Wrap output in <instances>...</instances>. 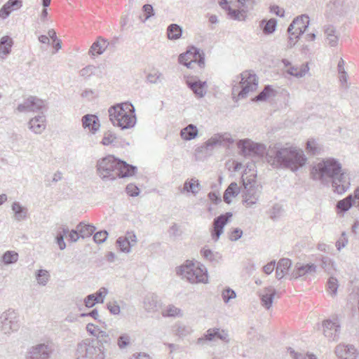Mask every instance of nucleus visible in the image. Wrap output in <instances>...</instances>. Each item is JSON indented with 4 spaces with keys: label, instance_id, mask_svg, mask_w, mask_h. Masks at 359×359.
Listing matches in <instances>:
<instances>
[{
    "label": "nucleus",
    "instance_id": "1",
    "mask_svg": "<svg viewBox=\"0 0 359 359\" xmlns=\"http://www.w3.org/2000/svg\"><path fill=\"white\" fill-rule=\"evenodd\" d=\"M266 160L273 168L296 171L306 163V158L303 151L296 147L275 144L267 150Z\"/></svg>",
    "mask_w": 359,
    "mask_h": 359
},
{
    "label": "nucleus",
    "instance_id": "2",
    "mask_svg": "<svg viewBox=\"0 0 359 359\" xmlns=\"http://www.w3.org/2000/svg\"><path fill=\"white\" fill-rule=\"evenodd\" d=\"M318 174L321 177H330L332 188L335 192L342 194L351 186V181L346 170L340 163L334 159L328 158L318 163Z\"/></svg>",
    "mask_w": 359,
    "mask_h": 359
},
{
    "label": "nucleus",
    "instance_id": "3",
    "mask_svg": "<svg viewBox=\"0 0 359 359\" xmlns=\"http://www.w3.org/2000/svg\"><path fill=\"white\" fill-rule=\"evenodd\" d=\"M109 120L114 126L122 130L133 128L136 124V116L133 105L128 102L116 104L108 109Z\"/></svg>",
    "mask_w": 359,
    "mask_h": 359
},
{
    "label": "nucleus",
    "instance_id": "4",
    "mask_svg": "<svg viewBox=\"0 0 359 359\" xmlns=\"http://www.w3.org/2000/svg\"><path fill=\"white\" fill-rule=\"evenodd\" d=\"M177 274L190 283H208V271L205 266L199 263L187 261L177 268Z\"/></svg>",
    "mask_w": 359,
    "mask_h": 359
},
{
    "label": "nucleus",
    "instance_id": "5",
    "mask_svg": "<svg viewBox=\"0 0 359 359\" xmlns=\"http://www.w3.org/2000/svg\"><path fill=\"white\" fill-rule=\"evenodd\" d=\"M236 83L233 85L232 95L235 99H243L248 95L256 90L258 86V79L257 76L251 72L245 71L237 76V81H233Z\"/></svg>",
    "mask_w": 359,
    "mask_h": 359
},
{
    "label": "nucleus",
    "instance_id": "6",
    "mask_svg": "<svg viewBox=\"0 0 359 359\" xmlns=\"http://www.w3.org/2000/svg\"><path fill=\"white\" fill-rule=\"evenodd\" d=\"M56 345L48 338L41 339L27 350L26 359H50L55 353Z\"/></svg>",
    "mask_w": 359,
    "mask_h": 359
},
{
    "label": "nucleus",
    "instance_id": "7",
    "mask_svg": "<svg viewBox=\"0 0 359 359\" xmlns=\"http://www.w3.org/2000/svg\"><path fill=\"white\" fill-rule=\"evenodd\" d=\"M102 347L96 346L89 339H85L77 345L76 359H104Z\"/></svg>",
    "mask_w": 359,
    "mask_h": 359
},
{
    "label": "nucleus",
    "instance_id": "8",
    "mask_svg": "<svg viewBox=\"0 0 359 359\" xmlns=\"http://www.w3.org/2000/svg\"><path fill=\"white\" fill-rule=\"evenodd\" d=\"M309 18L306 15H302L294 18L287 28L289 34L287 47L292 48L297 42L299 36L304 34L309 27Z\"/></svg>",
    "mask_w": 359,
    "mask_h": 359
},
{
    "label": "nucleus",
    "instance_id": "9",
    "mask_svg": "<svg viewBox=\"0 0 359 359\" xmlns=\"http://www.w3.org/2000/svg\"><path fill=\"white\" fill-rule=\"evenodd\" d=\"M116 165L117 158L114 156L102 158L97 163V175L104 181L116 179Z\"/></svg>",
    "mask_w": 359,
    "mask_h": 359
},
{
    "label": "nucleus",
    "instance_id": "10",
    "mask_svg": "<svg viewBox=\"0 0 359 359\" xmlns=\"http://www.w3.org/2000/svg\"><path fill=\"white\" fill-rule=\"evenodd\" d=\"M178 61L187 68L191 69L193 64L196 62L198 63L200 67H203L205 65V55L199 48L191 46L186 53L180 55Z\"/></svg>",
    "mask_w": 359,
    "mask_h": 359
},
{
    "label": "nucleus",
    "instance_id": "11",
    "mask_svg": "<svg viewBox=\"0 0 359 359\" xmlns=\"http://www.w3.org/2000/svg\"><path fill=\"white\" fill-rule=\"evenodd\" d=\"M20 328L19 316L12 309L4 312L0 316V330L4 334H10Z\"/></svg>",
    "mask_w": 359,
    "mask_h": 359
},
{
    "label": "nucleus",
    "instance_id": "12",
    "mask_svg": "<svg viewBox=\"0 0 359 359\" xmlns=\"http://www.w3.org/2000/svg\"><path fill=\"white\" fill-rule=\"evenodd\" d=\"M239 154L243 156H262L264 154L266 148L264 144H259L245 139L237 142Z\"/></svg>",
    "mask_w": 359,
    "mask_h": 359
},
{
    "label": "nucleus",
    "instance_id": "13",
    "mask_svg": "<svg viewBox=\"0 0 359 359\" xmlns=\"http://www.w3.org/2000/svg\"><path fill=\"white\" fill-rule=\"evenodd\" d=\"M46 106L45 101L36 96H29L22 103L18 104L17 111L20 113L36 112Z\"/></svg>",
    "mask_w": 359,
    "mask_h": 359
},
{
    "label": "nucleus",
    "instance_id": "14",
    "mask_svg": "<svg viewBox=\"0 0 359 359\" xmlns=\"http://www.w3.org/2000/svg\"><path fill=\"white\" fill-rule=\"evenodd\" d=\"M215 338L224 342L229 341V336L227 331L214 327L208 329L203 337L197 339L196 344L200 346H203L206 341H214Z\"/></svg>",
    "mask_w": 359,
    "mask_h": 359
},
{
    "label": "nucleus",
    "instance_id": "15",
    "mask_svg": "<svg viewBox=\"0 0 359 359\" xmlns=\"http://www.w3.org/2000/svg\"><path fill=\"white\" fill-rule=\"evenodd\" d=\"M232 215L231 212H226L224 215H221L214 219L211 236L215 241H217L219 239L220 235L223 233L224 226Z\"/></svg>",
    "mask_w": 359,
    "mask_h": 359
},
{
    "label": "nucleus",
    "instance_id": "16",
    "mask_svg": "<svg viewBox=\"0 0 359 359\" xmlns=\"http://www.w3.org/2000/svg\"><path fill=\"white\" fill-rule=\"evenodd\" d=\"M259 297L261 300L262 306L269 310L271 308L275 297L279 298L280 295L273 287L269 286L260 290Z\"/></svg>",
    "mask_w": 359,
    "mask_h": 359
},
{
    "label": "nucleus",
    "instance_id": "17",
    "mask_svg": "<svg viewBox=\"0 0 359 359\" xmlns=\"http://www.w3.org/2000/svg\"><path fill=\"white\" fill-rule=\"evenodd\" d=\"M260 195L259 187H250L242 190L243 203L246 208H252L258 201Z\"/></svg>",
    "mask_w": 359,
    "mask_h": 359
},
{
    "label": "nucleus",
    "instance_id": "18",
    "mask_svg": "<svg viewBox=\"0 0 359 359\" xmlns=\"http://www.w3.org/2000/svg\"><path fill=\"white\" fill-rule=\"evenodd\" d=\"M186 83L197 97H203L205 95L208 87L206 81H201L196 77H190L187 79Z\"/></svg>",
    "mask_w": 359,
    "mask_h": 359
},
{
    "label": "nucleus",
    "instance_id": "19",
    "mask_svg": "<svg viewBox=\"0 0 359 359\" xmlns=\"http://www.w3.org/2000/svg\"><path fill=\"white\" fill-rule=\"evenodd\" d=\"M28 128L34 134H41L46 128V116L41 114L32 118L27 123Z\"/></svg>",
    "mask_w": 359,
    "mask_h": 359
},
{
    "label": "nucleus",
    "instance_id": "20",
    "mask_svg": "<svg viewBox=\"0 0 359 359\" xmlns=\"http://www.w3.org/2000/svg\"><path fill=\"white\" fill-rule=\"evenodd\" d=\"M136 170V167L128 164L126 162L117 158L116 178L133 176Z\"/></svg>",
    "mask_w": 359,
    "mask_h": 359
},
{
    "label": "nucleus",
    "instance_id": "21",
    "mask_svg": "<svg viewBox=\"0 0 359 359\" xmlns=\"http://www.w3.org/2000/svg\"><path fill=\"white\" fill-rule=\"evenodd\" d=\"M22 6L21 0H9L0 9V17L6 18L12 11L19 9Z\"/></svg>",
    "mask_w": 359,
    "mask_h": 359
},
{
    "label": "nucleus",
    "instance_id": "22",
    "mask_svg": "<svg viewBox=\"0 0 359 359\" xmlns=\"http://www.w3.org/2000/svg\"><path fill=\"white\" fill-rule=\"evenodd\" d=\"M82 124L84 128H88L93 133H95L100 126L97 116L93 114L83 116Z\"/></svg>",
    "mask_w": 359,
    "mask_h": 359
},
{
    "label": "nucleus",
    "instance_id": "23",
    "mask_svg": "<svg viewBox=\"0 0 359 359\" xmlns=\"http://www.w3.org/2000/svg\"><path fill=\"white\" fill-rule=\"evenodd\" d=\"M292 266V261L288 258L280 259L276 266V276L278 279L283 278L288 273V271Z\"/></svg>",
    "mask_w": 359,
    "mask_h": 359
},
{
    "label": "nucleus",
    "instance_id": "24",
    "mask_svg": "<svg viewBox=\"0 0 359 359\" xmlns=\"http://www.w3.org/2000/svg\"><path fill=\"white\" fill-rule=\"evenodd\" d=\"M11 210L14 212L13 219L18 222L26 219L28 216V209L22 206L19 202L13 203Z\"/></svg>",
    "mask_w": 359,
    "mask_h": 359
},
{
    "label": "nucleus",
    "instance_id": "25",
    "mask_svg": "<svg viewBox=\"0 0 359 359\" xmlns=\"http://www.w3.org/2000/svg\"><path fill=\"white\" fill-rule=\"evenodd\" d=\"M336 353L340 359H355L356 351L352 346L339 345L336 348Z\"/></svg>",
    "mask_w": 359,
    "mask_h": 359
},
{
    "label": "nucleus",
    "instance_id": "26",
    "mask_svg": "<svg viewBox=\"0 0 359 359\" xmlns=\"http://www.w3.org/2000/svg\"><path fill=\"white\" fill-rule=\"evenodd\" d=\"M143 307L148 313H154L158 311L159 304L157 296L153 294L147 295L143 301Z\"/></svg>",
    "mask_w": 359,
    "mask_h": 359
},
{
    "label": "nucleus",
    "instance_id": "27",
    "mask_svg": "<svg viewBox=\"0 0 359 359\" xmlns=\"http://www.w3.org/2000/svg\"><path fill=\"white\" fill-rule=\"evenodd\" d=\"M13 45V41L10 36H4L1 39L0 57L2 60L5 59L11 53Z\"/></svg>",
    "mask_w": 359,
    "mask_h": 359
},
{
    "label": "nucleus",
    "instance_id": "28",
    "mask_svg": "<svg viewBox=\"0 0 359 359\" xmlns=\"http://www.w3.org/2000/svg\"><path fill=\"white\" fill-rule=\"evenodd\" d=\"M240 191L241 189L238 186L237 183L231 182L224 193V201L228 204H230L231 202V198L237 196Z\"/></svg>",
    "mask_w": 359,
    "mask_h": 359
},
{
    "label": "nucleus",
    "instance_id": "29",
    "mask_svg": "<svg viewBox=\"0 0 359 359\" xmlns=\"http://www.w3.org/2000/svg\"><path fill=\"white\" fill-rule=\"evenodd\" d=\"M313 264H305V265H301L300 264L297 263L295 265L294 269L292 271V273L290 275V278H298L299 277H301L302 276L306 275L309 271H311L313 268Z\"/></svg>",
    "mask_w": 359,
    "mask_h": 359
},
{
    "label": "nucleus",
    "instance_id": "30",
    "mask_svg": "<svg viewBox=\"0 0 359 359\" xmlns=\"http://www.w3.org/2000/svg\"><path fill=\"white\" fill-rule=\"evenodd\" d=\"M108 46V43L104 39L98 38V39L94 42L90 50L89 54L92 55H101L104 53Z\"/></svg>",
    "mask_w": 359,
    "mask_h": 359
},
{
    "label": "nucleus",
    "instance_id": "31",
    "mask_svg": "<svg viewBox=\"0 0 359 359\" xmlns=\"http://www.w3.org/2000/svg\"><path fill=\"white\" fill-rule=\"evenodd\" d=\"M198 133L197 127L194 124H189L187 127L182 129L180 135L184 140H191L197 137Z\"/></svg>",
    "mask_w": 359,
    "mask_h": 359
},
{
    "label": "nucleus",
    "instance_id": "32",
    "mask_svg": "<svg viewBox=\"0 0 359 359\" xmlns=\"http://www.w3.org/2000/svg\"><path fill=\"white\" fill-rule=\"evenodd\" d=\"M219 138V133L215 134L200 147L201 151L206 153L212 151L215 147L220 146Z\"/></svg>",
    "mask_w": 359,
    "mask_h": 359
},
{
    "label": "nucleus",
    "instance_id": "33",
    "mask_svg": "<svg viewBox=\"0 0 359 359\" xmlns=\"http://www.w3.org/2000/svg\"><path fill=\"white\" fill-rule=\"evenodd\" d=\"M76 229L82 238L90 237L96 229L93 225L86 224L84 222H80L76 226Z\"/></svg>",
    "mask_w": 359,
    "mask_h": 359
},
{
    "label": "nucleus",
    "instance_id": "34",
    "mask_svg": "<svg viewBox=\"0 0 359 359\" xmlns=\"http://www.w3.org/2000/svg\"><path fill=\"white\" fill-rule=\"evenodd\" d=\"M323 327L325 336L328 337H335L337 332L339 331V325L330 321V320H326L323 323Z\"/></svg>",
    "mask_w": 359,
    "mask_h": 359
},
{
    "label": "nucleus",
    "instance_id": "35",
    "mask_svg": "<svg viewBox=\"0 0 359 359\" xmlns=\"http://www.w3.org/2000/svg\"><path fill=\"white\" fill-rule=\"evenodd\" d=\"M308 64L302 65L301 67L292 66L286 69V72L297 78H301L309 72Z\"/></svg>",
    "mask_w": 359,
    "mask_h": 359
},
{
    "label": "nucleus",
    "instance_id": "36",
    "mask_svg": "<svg viewBox=\"0 0 359 359\" xmlns=\"http://www.w3.org/2000/svg\"><path fill=\"white\" fill-rule=\"evenodd\" d=\"M201 189V186L198 180L192 178L191 180H187L184 184L183 190L187 192H191L196 195Z\"/></svg>",
    "mask_w": 359,
    "mask_h": 359
},
{
    "label": "nucleus",
    "instance_id": "37",
    "mask_svg": "<svg viewBox=\"0 0 359 359\" xmlns=\"http://www.w3.org/2000/svg\"><path fill=\"white\" fill-rule=\"evenodd\" d=\"M182 34V27L177 24H171L167 28L168 38L170 40H177L180 39Z\"/></svg>",
    "mask_w": 359,
    "mask_h": 359
},
{
    "label": "nucleus",
    "instance_id": "38",
    "mask_svg": "<svg viewBox=\"0 0 359 359\" xmlns=\"http://www.w3.org/2000/svg\"><path fill=\"white\" fill-rule=\"evenodd\" d=\"M175 332L177 336L184 337L191 334L193 332V329L188 325L178 323L175 325Z\"/></svg>",
    "mask_w": 359,
    "mask_h": 359
},
{
    "label": "nucleus",
    "instance_id": "39",
    "mask_svg": "<svg viewBox=\"0 0 359 359\" xmlns=\"http://www.w3.org/2000/svg\"><path fill=\"white\" fill-rule=\"evenodd\" d=\"M50 276L49 272L45 269H39L35 272V277L37 283L42 286L47 285L49 281Z\"/></svg>",
    "mask_w": 359,
    "mask_h": 359
},
{
    "label": "nucleus",
    "instance_id": "40",
    "mask_svg": "<svg viewBox=\"0 0 359 359\" xmlns=\"http://www.w3.org/2000/svg\"><path fill=\"white\" fill-rule=\"evenodd\" d=\"M162 315L168 317H181L182 316V312L180 308L169 304L163 310Z\"/></svg>",
    "mask_w": 359,
    "mask_h": 359
},
{
    "label": "nucleus",
    "instance_id": "41",
    "mask_svg": "<svg viewBox=\"0 0 359 359\" xmlns=\"http://www.w3.org/2000/svg\"><path fill=\"white\" fill-rule=\"evenodd\" d=\"M69 233V229L67 227H62L59 231L55 237V242L57 244L60 250H63L66 248V243L64 241V237Z\"/></svg>",
    "mask_w": 359,
    "mask_h": 359
},
{
    "label": "nucleus",
    "instance_id": "42",
    "mask_svg": "<svg viewBox=\"0 0 359 359\" xmlns=\"http://www.w3.org/2000/svg\"><path fill=\"white\" fill-rule=\"evenodd\" d=\"M18 260V254L15 251H6L2 256L3 262L8 265L14 264Z\"/></svg>",
    "mask_w": 359,
    "mask_h": 359
},
{
    "label": "nucleus",
    "instance_id": "43",
    "mask_svg": "<svg viewBox=\"0 0 359 359\" xmlns=\"http://www.w3.org/2000/svg\"><path fill=\"white\" fill-rule=\"evenodd\" d=\"M265 23L263 27V32L264 34H272L275 32L277 25V21L276 19L271 18L268 21L262 20V25Z\"/></svg>",
    "mask_w": 359,
    "mask_h": 359
},
{
    "label": "nucleus",
    "instance_id": "44",
    "mask_svg": "<svg viewBox=\"0 0 359 359\" xmlns=\"http://www.w3.org/2000/svg\"><path fill=\"white\" fill-rule=\"evenodd\" d=\"M116 244L120 250L126 253H129L131 251V247H133L124 236L119 237L116 240Z\"/></svg>",
    "mask_w": 359,
    "mask_h": 359
},
{
    "label": "nucleus",
    "instance_id": "45",
    "mask_svg": "<svg viewBox=\"0 0 359 359\" xmlns=\"http://www.w3.org/2000/svg\"><path fill=\"white\" fill-rule=\"evenodd\" d=\"M353 205V195H350L339 201L337 208L341 211H346Z\"/></svg>",
    "mask_w": 359,
    "mask_h": 359
},
{
    "label": "nucleus",
    "instance_id": "46",
    "mask_svg": "<svg viewBox=\"0 0 359 359\" xmlns=\"http://www.w3.org/2000/svg\"><path fill=\"white\" fill-rule=\"evenodd\" d=\"M163 79V74L158 71L151 72L147 76V81L153 84L161 83Z\"/></svg>",
    "mask_w": 359,
    "mask_h": 359
},
{
    "label": "nucleus",
    "instance_id": "47",
    "mask_svg": "<svg viewBox=\"0 0 359 359\" xmlns=\"http://www.w3.org/2000/svg\"><path fill=\"white\" fill-rule=\"evenodd\" d=\"M219 136L220 137L219 142H221L220 146L229 147L234 142L233 139L229 133H219Z\"/></svg>",
    "mask_w": 359,
    "mask_h": 359
},
{
    "label": "nucleus",
    "instance_id": "48",
    "mask_svg": "<svg viewBox=\"0 0 359 359\" xmlns=\"http://www.w3.org/2000/svg\"><path fill=\"white\" fill-rule=\"evenodd\" d=\"M201 253L204 257V258L211 262L217 260L221 257L219 253H214L212 250L209 249H203L201 250Z\"/></svg>",
    "mask_w": 359,
    "mask_h": 359
},
{
    "label": "nucleus",
    "instance_id": "49",
    "mask_svg": "<svg viewBox=\"0 0 359 359\" xmlns=\"http://www.w3.org/2000/svg\"><path fill=\"white\" fill-rule=\"evenodd\" d=\"M237 1L241 5L240 8L242 9V11L244 13L247 12L248 10L252 9L256 4V0H237Z\"/></svg>",
    "mask_w": 359,
    "mask_h": 359
},
{
    "label": "nucleus",
    "instance_id": "50",
    "mask_svg": "<svg viewBox=\"0 0 359 359\" xmlns=\"http://www.w3.org/2000/svg\"><path fill=\"white\" fill-rule=\"evenodd\" d=\"M130 337L128 334H123L118 338L117 345L119 348L123 349L129 345Z\"/></svg>",
    "mask_w": 359,
    "mask_h": 359
},
{
    "label": "nucleus",
    "instance_id": "51",
    "mask_svg": "<svg viewBox=\"0 0 359 359\" xmlns=\"http://www.w3.org/2000/svg\"><path fill=\"white\" fill-rule=\"evenodd\" d=\"M227 11H228V15L231 19L241 20L244 17L243 13H245L243 11H242V10L238 11V10H236V9H232L230 6H228Z\"/></svg>",
    "mask_w": 359,
    "mask_h": 359
},
{
    "label": "nucleus",
    "instance_id": "52",
    "mask_svg": "<svg viewBox=\"0 0 359 359\" xmlns=\"http://www.w3.org/2000/svg\"><path fill=\"white\" fill-rule=\"evenodd\" d=\"M108 236V232L105 230L100 231L93 236L94 241L97 244L103 243Z\"/></svg>",
    "mask_w": 359,
    "mask_h": 359
},
{
    "label": "nucleus",
    "instance_id": "53",
    "mask_svg": "<svg viewBox=\"0 0 359 359\" xmlns=\"http://www.w3.org/2000/svg\"><path fill=\"white\" fill-rule=\"evenodd\" d=\"M107 308L111 314L118 315L121 312L120 306L116 301L109 302L107 304Z\"/></svg>",
    "mask_w": 359,
    "mask_h": 359
},
{
    "label": "nucleus",
    "instance_id": "54",
    "mask_svg": "<svg viewBox=\"0 0 359 359\" xmlns=\"http://www.w3.org/2000/svg\"><path fill=\"white\" fill-rule=\"evenodd\" d=\"M222 297L225 303H228L231 299L236 298V294L234 290L227 288L222 291Z\"/></svg>",
    "mask_w": 359,
    "mask_h": 359
},
{
    "label": "nucleus",
    "instance_id": "55",
    "mask_svg": "<svg viewBox=\"0 0 359 359\" xmlns=\"http://www.w3.org/2000/svg\"><path fill=\"white\" fill-rule=\"evenodd\" d=\"M272 92V89L269 86H266L264 89L259 93L254 99V101H263L269 97L270 93Z\"/></svg>",
    "mask_w": 359,
    "mask_h": 359
},
{
    "label": "nucleus",
    "instance_id": "56",
    "mask_svg": "<svg viewBox=\"0 0 359 359\" xmlns=\"http://www.w3.org/2000/svg\"><path fill=\"white\" fill-rule=\"evenodd\" d=\"M290 356L294 359H314L313 354L303 355L302 353H296L292 348H288Z\"/></svg>",
    "mask_w": 359,
    "mask_h": 359
},
{
    "label": "nucleus",
    "instance_id": "57",
    "mask_svg": "<svg viewBox=\"0 0 359 359\" xmlns=\"http://www.w3.org/2000/svg\"><path fill=\"white\" fill-rule=\"evenodd\" d=\"M97 300H99V299L95 294H89L84 299L85 306L88 308H91L97 303Z\"/></svg>",
    "mask_w": 359,
    "mask_h": 359
},
{
    "label": "nucleus",
    "instance_id": "58",
    "mask_svg": "<svg viewBox=\"0 0 359 359\" xmlns=\"http://www.w3.org/2000/svg\"><path fill=\"white\" fill-rule=\"evenodd\" d=\"M338 280L332 277L330 278L329 280H328V282H327V287H328V291L332 293V294H336L337 291V288H338Z\"/></svg>",
    "mask_w": 359,
    "mask_h": 359
},
{
    "label": "nucleus",
    "instance_id": "59",
    "mask_svg": "<svg viewBox=\"0 0 359 359\" xmlns=\"http://www.w3.org/2000/svg\"><path fill=\"white\" fill-rule=\"evenodd\" d=\"M142 10L144 13V18L142 20L143 22H146L149 18L154 15L153 7L150 4L144 5Z\"/></svg>",
    "mask_w": 359,
    "mask_h": 359
},
{
    "label": "nucleus",
    "instance_id": "60",
    "mask_svg": "<svg viewBox=\"0 0 359 359\" xmlns=\"http://www.w3.org/2000/svg\"><path fill=\"white\" fill-rule=\"evenodd\" d=\"M115 134L111 131H107L104 133V137L102 140V143L104 145H109L114 142L116 140Z\"/></svg>",
    "mask_w": 359,
    "mask_h": 359
},
{
    "label": "nucleus",
    "instance_id": "61",
    "mask_svg": "<svg viewBox=\"0 0 359 359\" xmlns=\"http://www.w3.org/2000/svg\"><path fill=\"white\" fill-rule=\"evenodd\" d=\"M282 212H283L282 206L276 203V204L273 205V206L272 207V208L271 210V212H270L271 217L272 219H276L281 215Z\"/></svg>",
    "mask_w": 359,
    "mask_h": 359
},
{
    "label": "nucleus",
    "instance_id": "62",
    "mask_svg": "<svg viewBox=\"0 0 359 359\" xmlns=\"http://www.w3.org/2000/svg\"><path fill=\"white\" fill-rule=\"evenodd\" d=\"M94 65H88L80 70V76L85 78H88L93 74Z\"/></svg>",
    "mask_w": 359,
    "mask_h": 359
},
{
    "label": "nucleus",
    "instance_id": "63",
    "mask_svg": "<svg viewBox=\"0 0 359 359\" xmlns=\"http://www.w3.org/2000/svg\"><path fill=\"white\" fill-rule=\"evenodd\" d=\"M242 182L243 189H247L250 187H258L254 179H248V177H245L243 175L242 176Z\"/></svg>",
    "mask_w": 359,
    "mask_h": 359
},
{
    "label": "nucleus",
    "instance_id": "64",
    "mask_svg": "<svg viewBox=\"0 0 359 359\" xmlns=\"http://www.w3.org/2000/svg\"><path fill=\"white\" fill-rule=\"evenodd\" d=\"M243 235V231L239 228L233 229L229 235V239L232 241H236L241 238Z\"/></svg>",
    "mask_w": 359,
    "mask_h": 359
}]
</instances>
